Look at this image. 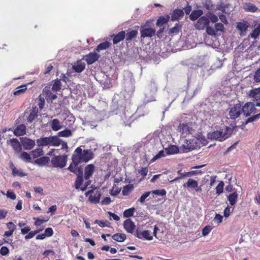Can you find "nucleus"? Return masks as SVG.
<instances>
[{"instance_id":"nucleus-63","label":"nucleus","mask_w":260,"mask_h":260,"mask_svg":"<svg viewBox=\"0 0 260 260\" xmlns=\"http://www.w3.org/2000/svg\"><path fill=\"white\" fill-rule=\"evenodd\" d=\"M45 235H46V237H51L53 234V231L51 228H47L45 230Z\"/></svg>"},{"instance_id":"nucleus-10","label":"nucleus","mask_w":260,"mask_h":260,"mask_svg":"<svg viewBox=\"0 0 260 260\" xmlns=\"http://www.w3.org/2000/svg\"><path fill=\"white\" fill-rule=\"evenodd\" d=\"M224 29V25L221 23H216L215 28L211 26H207L206 28V32L210 36H216L217 31H223Z\"/></svg>"},{"instance_id":"nucleus-36","label":"nucleus","mask_w":260,"mask_h":260,"mask_svg":"<svg viewBox=\"0 0 260 260\" xmlns=\"http://www.w3.org/2000/svg\"><path fill=\"white\" fill-rule=\"evenodd\" d=\"M238 194L236 192H233L228 197V200L231 206H234L236 204Z\"/></svg>"},{"instance_id":"nucleus-35","label":"nucleus","mask_w":260,"mask_h":260,"mask_svg":"<svg viewBox=\"0 0 260 260\" xmlns=\"http://www.w3.org/2000/svg\"><path fill=\"white\" fill-rule=\"evenodd\" d=\"M49 140V137H42L40 139H38L37 140V145L39 147L48 146Z\"/></svg>"},{"instance_id":"nucleus-21","label":"nucleus","mask_w":260,"mask_h":260,"mask_svg":"<svg viewBox=\"0 0 260 260\" xmlns=\"http://www.w3.org/2000/svg\"><path fill=\"white\" fill-rule=\"evenodd\" d=\"M184 12L181 9H177L174 10L171 15V20L172 21L179 20L184 16Z\"/></svg>"},{"instance_id":"nucleus-23","label":"nucleus","mask_w":260,"mask_h":260,"mask_svg":"<svg viewBox=\"0 0 260 260\" xmlns=\"http://www.w3.org/2000/svg\"><path fill=\"white\" fill-rule=\"evenodd\" d=\"M26 127L24 124L18 125L14 129L13 133L16 136H23L26 134Z\"/></svg>"},{"instance_id":"nucleus-24","label":"nucleus","mask_w":260,"mask_h":260,"mask_svg":"<svg viewBox=\"0 0 260 260\" xmlns=\"http://www.w3.org/2000/svg\"><path fill=\"white\" fill-rule=\"evenodd\" d=\"M138 35V31L137 30H131L127 31L126 34L125 33V40L127 42H130L133 40L136 39Z\"/></svg>"},{"instance_id":"nucleus-49","label":"nucleus","mask_w":260,"mask_h":260,"mask_svg":"<svg viewBox=\"0 0 260 260\" xmlns=\"http://www.w3.org/2000/svg\"><path fill=\"white\" fill-rule=\"evenodd\" d=\"M44 92L46 95V98L52 101L57 98V95L52 93L51 91L49 90H44Z\"/></svg>"},{"instance_id":"nucleus-18","label":"nucleus","mask_w":260,"mask_h":260,"mask_svg":"<svg viewBox=\"0 0 260 260\" xmlns=\"http://www.w3.org/2000/svg\"><path fill=\"white\" fill-rule=\"evenodd\" d=\"M100 56L96 52H90L85 56V59L88 64H91L98 60Z\"/></svg>"},{"instance_id":"nucleus-44","label":"nucleus","mask_w":260,"mask_h":260,"mask_svg":"<svg viewBox=\"0 0 260 260\" xmlns=\"http://www.w3.org/2000/svg\"><path fill=\"white\" fill-rule=\"evenodd\" d=\"M259 34L260 24H259L257 27H256L252 30V32L250 34L249 36L252 38L255 39L259 36Z\"/></svg>"},{"instance_id":"nucleus-33","label":"nucleus","mask_w":260,"mask_h":260,"mask_svg":"<svg viewBox=\"0 0 260 260\" xmlns=\"http://www.w3.org/2000/svg\"><path fill=\"white\" fill-rule=\"evenodd\" d=\"M166 152L168 155L176 154L179 152L178 147L174 145H170L166 148Z\"/></svg>"},{"instance_id":"nucleus-7","label":"nucleus","mask_w":260,"mask_h":260,"mask_svg":"<svg viewBox=\"0 0 260 260\" xmlns=\"http://www.w3.org/2000/svg\"><path fill=\"white\" fill-rule=\"evenodd\" d=\"M241 113V105L240 104H237L230 109L229 114L231 119H236L240 116Z\"/></svg>"},{"instance_id":"nucleus-11","label":"nucleus","mask_w":260,"mask_h":260,"mask_svg":"<svg viewBox=\"0 0 260 260\" xmlns=\"http://www.w3.org/2000/svg\"><path fill=\"white\" fill-rule=\"evenodd\" d=\"M249 26V23L246 21H243L237 22L236 28L239 31V35L241 37L246 35L248 28Z\"/></svg>"},{"instance_id":"nucleus-54","label":"nucleus","mask_w":260,"mask_h":260,"mask_svg":"<svg viewBox=\"0 0 260 260\" xmlns=\"http://www.w3.org/2000/svg\"><path fill=\"white\" fill-rule=\"evenodd\" d=\"M260 118V113L255 115L253 116H251L250 117H249L246 121L245 124H247L248 123L256 121V120Z\"/></svg>"},{"instance_id":"nucleus-16","label":"nucleus","mask_w":260,"mask_h":260,"mask_svg":"<svg viewBox=\"0 0 260 260\" xmlns=\"http://www.w3.org/2000/svg\"><path fill=\"white\" fill-rule=\"evenodd\" d=\"M123 227L127 233L133 234L135 232L136 225L132 219L128 218L124 221Z\"/></svg>"},{"instance_id":"nucleus-2","label":"nucleus","mask_w":260,"mask_h":260,"mask_svg":"<svg viewBox=\"0 0 260 260\" xmlns=\"http://www.w3.org/2000/svg\"><path fill=\"white\" fill-rule=\"evenodd\" d=\"M229 128L225 126L224 128L220 129L208 134V138L211 140H216L219 141H223L229 137L228 131Z\"/></svg>"},{"instance_id":"nucleus-32","label":"nucleus","mask_w":260,"mask_h":260,"mask_svg":"<svg viewBox=\"0 0 260 260\" xmlns=\"http://www.w3.org/2000/svg\"><path fill=\"white\" fill-rule=\"evenodd\" d=\"M50 159L48 156H42L37 159L34 161V164L39 165V166H43L46 165L49 161Z\"/></svg>"},{"instance_id":"nucleus-4","label":"nucleus","mask_w":260,"mask_h":260,"mask_svg":"<svg viewBox=\"0 0 260 260\" xmlns=\"http://www.w3.org/2000/svg\"><path fill=\"white\" fill-rule=\"evenodd\" d=\"M51 164L54 167L63 168L67 161V155H57L53 157L51 160Z\"/></svg>"},{"instance_id":"nucleus-53","label":"nucleus","mask_w":260,"mask_h":260,"mask_svg":"<svg viewBox=\"0 0 260 260\" xmlns=\"http://www.w3.org/2000/svg\"><path fill=\"white\" fill-rule=\"evenodd\" d=\"M151 193V192L150 191H147L145 192L144 193H143L141 197L138 200V202H140L141 203H143L146 199L150 196V194Z\"/></svg>"},{"instance_id":"nucleus-34","label":"nucleus","mask_w":260,"mask_h":260,"mask_svg":"<svg viewBox=\"0 0 260 260\" xmlns=\"http://www.w3.org/2000/svg\"><path fill=\"white\" fill-rule=\"evenodd\" d=\"M112 239L118 242H123L126 238V236L124 234L116 233L112 236Z\"/></svg>"},{"instance_id":"nucleus-15","label":"nucleus","mask_w":260,"mask_h":260,"mask_svg":"<svg viewBox=\"0 0 260 260\" xmlns=\"http://www.w3.org/2000/svg\"><path fill=\"white\" fill-rule=\"evenodd\" d=\"M84 180H76L75 182V187L77 189H80L82 191H84L86 189L91 183L90 180H88L84 183Z\"/></svg>"},{"instance_id":"nucleus-17","label":"nucleus","mask_w":260,"mask_h":260,"mask_svg":"<svg viewBox=\"0 0 260 260\" xmlns=\"http://www.w3.org/2000/svg\"><path fill=\"white\" fill-rule=\"evenodd\" d=\"M111 37L113 38V44H117L125 39V31L124 30L120 31L117 34H113L111 35Z\"/></svg>"},{"instance_id":"nucleus-55","label":"nucleus","mask_w":260,"mask_h":260,"mask_svg":"<svg viewBox=\"0 0 260 260\" xmlns=\"http://www.w3.org/2000/svg\"><path fill=\"white\" fill-rule=\"evenodd\" d=\"M165 155L164 154V151L163 150H160L159 151V152L156 154L155 156H153V157L151 159V161L154 162L157 159L161 158L162 157L165 156Z\"/></svg>"},{"instance_id":"nucleus-14","label":"nucleus","mask_w":260,"mask_h":260,"mask_svg":"<svg viewBox=\"0 0 260 260\" xmlns=\"http://www.w3.org/2000/svg\"><path fill=\"white\" fill-rule=\"evenodd\" d=\"M155 29L152 28H141L140 34L141 38H151L155 34Z\"/></svg>"},{"instance_id":"nucleus-42","label":"nucleus","mask_w":260,"mask_h":260,"mask_svg":"<svg viewBox=\"0 0 260 260\" xmlns=\"http://www.w3.org/2000/svg\"><path fill=\"white\" fill-rule=\"evenodd\" d=\"M206 16L209 19V22L211 21L212 23H216L218 20V17L210 11L206 13Z\"/></svg>"},{"instance_id":"nucleus-38","label":"nucleus","mask_w":260,"mask_h":260,"mask_svg":"<svg viewBox=\"0 0 260 260\" xmlns=\"http://www.w3.org/2000/svg\"><path fill=\"white\" fill-rule=\"evenodd\" d=\"M20 158L25 162H31V157L30 155L26 152H22L20 155Z\"/></svg>"},{"instance_id":"nucleus-57","label":"nucleus","mask_w":260,"mask_h":260,"mask_svg":"<svg viewBox=\"0 0 260 260\" xmlns=\"http://www.w3.org/2000/svg\"><path fill=\"white\" fill-rule=\"evenodd\" d=\"M53 140V146H58L60 145L61 139L57 136H51Z\"/></svg>"},{"instance_id":"nucleus-40","label":"nucleus","mask_w":260,"mask_h":260,"mask_svg":"<svg viewBox=\"0 0 260 260\" xmlns=\"http://www.w3.org/2000/svg\"><path fill=\"white\" fill-rule=\"evenodd\" d=\"M61 84L60 80L56 79L54 81L52 89L54 91H58L61 89Z\"/></svg>"},{"instance_id":"nucleus-51","label":"nucleus","mask_w":260,"mask_h":260,"mask_svg":"<svg viewBox=\"0 0 260 260\" xmlns=\"http://www.w3.org/2000/svg\"><path fill=\"white\" fill-rule=\"evenodd\" d=\"M180 27H181V26L179 24V23H176L175 25L173 27H172L169 29V34H174V33H175V34L178 33L179 31Z\"/></svg>"},{"instance_id":"nucleus-56","label":"nucleus","mask_w":260,"mask_h":260,"mask_svg":"<svg viewBox=\"0 0 260 260\" xmlns=\"http://www.w3.org/2000/svg\"><path fill=\"white\" fill-rule=\"evenodd\" d=\"M224 183L221 181L216 187V192L218 194H221L223 192Z\"/></svg>"},{"instance_id":"nucleus-48","label":"nucleus","mask_w":260,"mask_h":260,"mask_svg":"<svg viewBox=\"0 0 260 260\" xmlns=\"http://www.w3.org/2000/svg\"><path fill=\"white\" fill-rule=\"evenodd\" d=\"M151 192V193L157 195L160 197H163L166 196L167 193V191L165 189H156V190H153L152 191H150Z\"/></svg>"},{"instance_id":"nucleus-5","label":"nucleus","mask_w":260,"mask_h":260,"mask_svg":"<svg viewBox=\"0 0 260 260\" xmlns=\"http://www.w3.org/2000/svg\"><path fill=\"white\" fill-rule=\"evenodd\" d=\"M241 109L242 112L246 117L255 113L256 110L255 105L252 102L246 103L242 107H241Z\"/></svg>"},{"instance_id":"nucleus-52","label":"nucleus","mask_w":260,"mask_h":260,"mask_svg":"<svg viewBox=\"0 0 260 260\" xmlns=\"http://www.w3.org/2000/svg\"><path fill=\"white\" fill-rule=\"evenodd\" d=\"M12 173L14 176L23 177L25 175L24 173L22 172L21 170H18L16 168H14L12 169Z\"/></svg>"},{"instance_id":"nucleus-58","label":"nucleus","mask_w":260,"mask_h":260,"mask_svg":"<svg viewBox=\"0 0 260 260\" xmlns=\"http://www.w3.org/2000/svg\"><path fill=\"white\" fill-rule=\"evenodd\" d=\"M212 227L210 225H207L202 230V235L204 236L207 235L212 230Z\"/></svg>"},{"instance_id":"nucleus-29","label":"nucleus","mask_w":260,"mask_h":260,"mask_svg":"<svg viewBox=\"0 0 260 260\" xmlns=\"http://www.w3.org/2000/svg\"><path fill=\"white\" fill-rule=\"evenodd\" d=\"M243 8L245 11L252 13L256 12L258 10V8L255 5L250 3H245Z\"/></svg>"},{"instance_id":"nucleus-26","label":"nucleus","mask_w":260,"mask_h":260,"mask_svg":"<svg viewBox=\"0 0 260 260\" xmlns=\"http://www.w3.org/2000/svg\"><path fill=\"white\" fill-rule=\"evenodd\" d=\"M170 17L169 15L160 16L157 20L156 24L157 26H161L166 24L169 20Z\"/></svg>"},{"instance_id":"nucleus-43","label":"nucleus","mask_w":260,"mask_h":260,"mask_svg":"<svg viewBox=\"0 0 260 260\" xmlns=\"http://www.w3.org/2000/svg\"><path fill=\"white\" fill-rule=\"evenodd\" d=\"M198 184L195 180H188L184 186L188 188H195L198 187Z\"/></svg>"},{"instance_id":"nucleus-12","label":"nucleus","mask_w":260,"mask_h":260,"mask_svg":"<svg viewBox=\"0 0 260 260\" xmlns=\"http://www.w3.org/2000/svg\"><path fill=\"white\" fill-rule=\"evenodd\" d=\"M21 143L23 148L25 150H31L35 146L36 142L34 140H32L27 137L20 138Z\"/></svg>"},{"instance_id":"nucleus-28","label":"nucleus","mask_w":260,"mask_h":260,"mask_svg":"<svg viewBox=\"0 0 260 260\" xmlns=\"http://www.w3.org/2000/svg\"><path fill=\"white\" fill-rule=\"evenodd\" d=\"M50 126L54 131H57L62 127L61 124L57 119H53L51 122Z\"/></svg>"},{"instance_id":"nucleus-62","label":"nucleus","mask_w":260,"mask_h":260,"mask_svg":"<svg viewBox=\"0 0 260 260\" xmlns=\"http://www.w3.org/2000/svg\"><path fill=\"white\" fill-rule=\"evenodd\" d=\"M9 252V249L6 246H3L0 250V253L2 255H7Z\"/></svg>"},{"instance_id":"nucleus-19","label":"nucleus","mask_w":260,"mask_h":260,"mask_svg":"<svg viewBox=\"0 0 260 260\" xmlns=\"http://www.w3.org/2000/svg\"><path fill=\"white\" fill-rule=\"evenodd\" d=\"M39 110L37 107H32L30 111V113L27 117V121L28 123H32L39 116Z\"/></svg>"},{"instance_id":"nucleus-22","label":"nucleus","mask_w":260,"mask_h":260,"mask_svg":"<svg viewBox=\"0 0 260 260\" xmlns=\"http://www.w3.org/2000/svg\"><path fill=\"white\" fill-rule=\"evenodd\" d=\"M95 170V166L93 164L87 165L84 169V179H89L92 176Z\"/></svg>"},{"instance_id":"nucleus-30","label":"nucleus","mask_w":260,"mask_h":260,"mask_svg":"<svg viewBox=\"0 0 260 260\" xmlns=\"http://www.w3.org/2000/svg\"><path fill=\"white\" fill-rule=\"evenodd\" d=\"M111 44L108 41H105L99 44L95 48L94 51L100 52L101 50H106L110 48Z\"/></svg>"},{"instance_id":"nucleus-31","label":"nucleus","mask_w":260,"mask_h":260,"mask_svg":"<svg viewBox=\"0 0 260 260\" xmlns=\"http://www.w3.org/2000/svg\"><path fill=\"white\" fill-rule=\"evenodd\" d=\"M85 68V64L81 61H78L76 64L73 66V69L77 73H81L82 72Z\"/></svg>"},{"instance_id":"nucleus-41","label":"nucleus","mask_w":260,"mask_h":260,"mask_svg":"<svg viewBox=\"0 0 260 260\" xmlns=\"http://www.w3.org/2000/svg\"><path fill=\"white\" fill-rule=\"evenodd\" d=\"M201 171H190L188 172L184 173V174H183L181 175L180 177H177L175 179H181L182 177H189L192 176L193 175H196L201 173Z\"/></svg>"},{"instance_id":"nucleus-59","label":"nucleus","mask_w":260,"mask_h":260,"mask_svg":"<svg viewBox=\"0 0 260 260\" xmlns=\"http://www.w3.org/2000/svg\"><path fill=\"white\" fill-rule=\"evenodd\" d=\"M45 104V101L44 98L41 95L39 96L38 106L39 108L42 110L44 108Z\"/></svg>"},{"instance_id":"nucleus-60","label":"nucleus","mask_w":260,"mask_h":260,"mask_svg":"<svg viewBox=\"0 0 260 260\" xmlns=\"http://www.w3.org/2000/svg\"><path fill=\"white\" fill-rule=\"evenodd\" d=\"M6 196L7 198L12 200H15L16 198V194L12 190H8L6 193Z\"/></svg>"},{"instance_id":"nucleus-6","label":"nucleus","mask_w":260,"mask_h":260,"mask_svg":"<svg viewBox=\"0 0 260 260\" xmlns=\"http://www.w3.org/2000/svg\"><path fill=\"white\" fill-rule=\"evenodd\" d=\"M178 130L181 133V137H186L190 134L192 131L191 124L189 123H180L178 126Z\"/></svg>"},{"instance_id":"nucleus-47","label":"nucleus","mask_w":260,"mask_h":260,"mask_svg":"<svg viewBox=\"0 0 260 260\" xmlns=\"http://www.w3.org/2000/svg\"><path fill=\"white\" fill-rule=\"evenodd\" d=\"M135 211L134 208L126 209L123 212V216L127 218L133 216Z\"/></svg>"},{"instance_id":"nucleus-3","label":"nucleus","mask_w":260,"mask_h":260,"mask_svg":"<svg viewBox=\"0 0 260 260\" xmlns=\"http://www.w3.org/2000/svg\"><path fill=\"white\" fill-rule=\"evenodd\" d=\"M200 140L193 138L191 139H186L184 140L183 143L181 145V148L184 150H191L197 149L200 147Z\"/></svg>"},{"instance_id":"nucleus-13","label":"nucleus","mask_w":260,"mask_h":260,"mask_svg":"<svg viewBox=\"0 0 260 260\" xmlns=\"http://www.w3.org/2000/svg\"><path fill=\"white\" fill-rule=\"evenodd\" d=\"M7 144L11 145L14 151L16 153H19L22 149V144L16 138L10 139L7 141Z\"/></svg>"},{"instance_id":"nucleus-25","label":"nucleus","mask_w":260,"mask_h":260,"mask_svg":"<svg viewBox=\"0 0 260 260\" xmlns=\"http://www.w3.org/2000/svg\"><path fill=\"white\" fill-rule=\"evenodd\" d=\"M203 14V11L202 10H193L189 16V18L192 21L197 20Z\"/></svg>"},{"instance_id":"nucleus-37","label":"nucleus","mask_w":260,"mask_h":260,"mask_svg":"<svg viewBox=\"0 0 260 260\" xmlns=\"http://www.w3.org/2000/svg\"><path fill=\"white\" fill-rule=\"evenodd\" d=\"M31 155L34 158L42 156L44 154L43 150L41 148H37L30 152Z\"/></svg>"},{"instance_id":"nucleus-27","label":"nucleus","mask_w":260,"mask_h":260,"mask_svg":"<svg viewBox=\"0 0 260 260\" xmlns=\"http://www.w3.org/2000/svg\"><path fill=\"white\" fill-rule=\"evenodd\" d=\"M101 197V193L99 191H96L93 195L91 194L89 196L88 200L91 203L96 204L100 202Z\"/></svg>"},{"instance_id":"nucleus-46","label":"nucleus","mask_w":260,"mask_h":260,"mask_svg":"<svg viewBox=\"0 0 260 260\" xmlns=\"http://www.w3.org/2000/svg\"><path fill=\"white\" fill-rule=\"evenodd\" d=\"M134 186L133 184H128L125 186L122 190V193L124 196H127L133 190Z\"/></svg>"},{"instance_id":"nucleus-8","label":"nucleus","mask_w":260,"mask_h":260,"mask_svg":"<svg viewBox=\"0 0 260 260\" xmlns=\"http://www.w3.org/2000/svg\"><path fill=\"white\" fill-rule=\"evenodd\" d=\"M209 19L206 16H201L194 24V27L199 30H203L209 26Z\"/></svg>"},{"instance_id":"nucleus-39","label":"nucleus","mask_w":260,"mask_h":260,"mask_svg":"<svg viewBox=\"0 0 260 260\" xmlns=\"http://www.w3.org/2000/svg\"><path fill=\"white\" fill-rule=\"evenodd\" d=\"M27 89L26 85L24 84L17 87L16 90L14 91L13 94L15 95H18L24 92Z\"/></svg>"},{"instance_id":"nucleus-64","label":"nucleus","mask_w":260,"mask_h":260,"mask_svg":"<svg viewBox=\"0 0 260 260\" xmlns=\"http://www.w3.org/2000/svg\"><path fill=\"white\" fill-rule=\"evenodd\" d=\"M254 79L256 82H260V68L255 72Z\"/></svg>"},{"instance_id":"nucleus-1","label":"nucleus","mask_w":260,"mask_h":260,"mask_svg":"<svg viewBox=\"0 0 260 260\" xmlns=\"http://www.w3.org/2000/svg\"><path fill=\"white\" fill-rule=\"evenodd\" d=\"M94 154L90 149L82 150L81 147H77L72 156V162L68 170L77 175V179H83V169L78 165L80 162H86L93 158Z\"/></svg>"},{"instance_id":"nucleus-9","label":"nucleus","mask_w":260,"mask_h":260,"mask_svg":"<svg viewBox=\"0 0 260 260\" xmlns=\"http://www.w3.org/2000/svg\"><path fill=\"white\" fill-rule=\"evenodd\" d=\"M249 97L253 98L255 106L260 107V87L251 89L248 93Z\"/></svg>"},{"instance_id":"nucleus-20","label":"nucleus","mask_w":260,"mask_h":260,"mask_svg":"<svg viewBox=\"0 0 260 260\" xmlns=\"http://www.w3.org/2000/svg\"><path fill=\"white\" fill-rule=\"evenodd\" d=\"M135 236L139 239H142L143 238L148 240H151L153 238L152 236L150 235V232L148 230H145L142 233H139L138 231H137Z\"/></svg>"},{"instance_id":"nucleus-61","label":"nucleus","mask_w":260,"mask_h":260,"mask_svg":"<svg viewBox=\"0 0 260 260\" xmlns=\"http://www.w3.org/2000/svg\"><path fill=\"white\" fill-rule=\"evenodd\" d=\"M148 168L146 167L141 168L138 171L139 173L140 174L142 177H145L148 173Z\"/></svg>"},{"instance_id":"nucleus-50","label":"nucleus","mask_w":260,"mask_h":260,"mask_svg":"<svg viewBox=\"0 0 260 260\" xmlns=\"http://www.w3.org/2000/svg\"><path fill=\"white\" fill-rule=\"evenodd\" d=\"M203 6L204 8L209 11L212 10L214 7L211 0H206L205 3H203Z\"/></svg>"},{"instance_id":"nucleus-45","label":"nucleus","mask_w":260,"mask_h":260,"mask_svg":"<svg viewBox=\"0 0 260 260\" xmlns=\"http://www.w3.org/2000/svg\"><path fill=\"white\" fill-rule=\"evenodd\" d=\"M72 135L71 131L69 129H66L63 131H60L58 133L59 137H69Z\"/></svg>"}]
</instances>
